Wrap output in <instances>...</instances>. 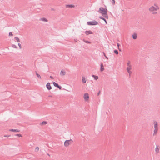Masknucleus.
<instances>
[{
	"instance_id": "nucleus-8",
	"label": "nucleus",
	"mask_w": 160,
	"mask_h": 160,
	"mask_svg": "<svg viewBox=\"0 0 160 160\" xmlns=\"http://www.w3.org/2000/svg\"><path fill=\"white\" fill-rule=\"evenodd\" d=\"M160 147L158 145H157L155 148V153L158 154L159 153Z\"/></svg>"
},
{
	"instance_id": "nucleus-10",
	"label": "nucleus",
	"mask_w": 160,
	"mask_h": 160,
	"mask_svg": "<svg viewBox=\"0 0 160 160\" xmlns=\"http://www.w3.org/2000/svg\"><path fill=\"white\" fill-rule=\"evenodd\" d=\"M60 74L61 76H64L66 74V72L64 70H62L61 71Z\"/></svg>"
},
{
	"instance_id": "nucleus-19",
	"label": "nucleus",
	"mask_w": 160,
	"mask_h": 160,
	"mask_svg": "<svg viewBox=\"0 0 160 160\" xmlns=\"http://www.w3.org/2000/svg\"><path fill=\"white\" fill-rule=\"evenodd\" d=\"M40 20L41 21L47 22H48L47 20L45 18H42L40 19Z\"/></svg>"
},
{
	"instance_id": "nucleus-12",
	"label": "nucleus",
	"mask_w": 160,
	"mask_h": 160,
	"mask_svg": "<svg viewBox=\"0 0 160 160\" xmlns=\"http://www.w3.org/2000/svg\"><path fill=\"white\" fill-rule=\"evenodd\" d=\"M158 128H154V130L153 131V136L156 135V134H157V132H158Z\"/></svg>"
},
{
	"instance_id": "nucleus-33",
	"label": "nucleus",
	"mask_w": 160,
	"mask_h": 160,
	"mask_svg": "<svg viewBox=\"0 0 160 160\" xmlns=\"http://www.w3.org/2000/svg\"><path fill=\"white\" fill-rule=\"evenodd\" d=\"M99 18H100V19H102V20L104 19V18H103V17H99Z\"/></svg>"
},
{
	"instance_id": "nucleus-2",
	"label": "nucleus",
	"mask_w": 160,
	"mask_h": 160,
	"mask_svg": "<svg viewBox=\"0 0 160 160\" xmlns=\"http://www.w3.org/2000/svg\"><path fill=\"white\" fill-rule=\"evenodd\" d=\"M108 10L106 8L102 7H100L99 8L98 12L101 13L103 16H105V17L107 19H108V17L107 15Z\"/></svg>"
},
{
	"instance_id": "nucleus-30",
	"label": "nucleus",
	"mask_w": 160,
	"mask_h": 160,
	"mask_svg": "<svg viewBox=\"0 0 160 160\" xmlns=\"http://www.w3.org/2000/svg\"><path fill=\"white\" fill-rule=\"evenodd\" d=\"M18 45L20 49H21L22 48L21 45L20 43H18Z\"/></svg>"
},
{
	"instance_id": "nucleus-6",
	"label": "nucleus",
	"mask_w": 160,
	"mask_h": 160,
	"mask_svg": "<svg viewBox=\"0 0 160 160\" xmlns=\"http://www.w3.org/2000/svg\"><path fill=\"white\" fill-rule=\"evenodd\" d=\"M87 24L88 25H95L98 24V22L95 21L88 22Z\"/></svg>"
},
{
	"instance_id": "nucleus-15",
	"label": "nucleus",
	"mask_w": 160,
	"mask_h": 160,
	"mask_svg": "<svg viewBox=\"0 0 160 160\" xmlns=\"http://www.w3.org/2000/svg\"><path fill=\"white\" fill-rule=\"evenodd\" d=\"M85 33L87 35H88L89 34H92L93 32L89 30L86 31L85 32Z\"/></svg>"
},
{
	"instance_id": "nucleus-5",
	"label": "nucleus",
	"mask_w": 160,
	"mask_h": 160,
	"mask_svg": "<svg viewBox=\"0 0 160 160\" xmlns=\"http://www.w3.org/2000/svg\"><path fill=\"white\" fill-rule=\"evenodd\" d=\"M83 98L85 102H88L89 100V95L88 93L86 92L83 95Z\"/></svg>"
},
{
	"instance_id": "nucleus-16",
	"label": "nucleus",
	"mask_w": 160,
	"mask_h": 160,
	"mask_svg": "<svg viewBox=\"0 0 160 160\" xmlns=\"http://www.w3.org/2000/svg\"><path fill=\"white\" fill-rule=\"evenodd\" d=\"M100 71L101 72H102L104 70V69L103 64L101 63L100 65Z\"/></svg>"
},
{
	"instance_id": "nucleus-3",
	"label": "nucleus",
	"mask_w": 160,
	"mask_h": 160,
	"mask_svg": "<svg viewBox=\"0 0 160 160\" xmlns=\"http://www.w3.org/2000/svg\"><path fill=\"white\" fill-rule=\"evenodd\" d=\"M127 67L126 70L129 74V75H131L132 73V72L131 70L132 69V66L131 64V62L129 61H128L127 63Z\"/></svg>"
},
{
	"instance_id": "nucleus-27",
	"label": "nucleus",
	"mask_w": 160,
	"mask_h": 160,
	"mask_svg": "<svg viewBox=\"0 0 160 160\" xmlns=\"http://www.w3.org/2000/svg\"><path fill=\"white\" fill-rule=\"evenodd\" d=\"M114 52L116 54H118V51L117 50H115L114 51Z\"/></svg>"
},
{
	"instance_id": "nucleus-36",
	"label": "nucleus",
	"mask_w": 160,
	"mask_h": 160,
	"mask_svg": "<svg viewBox=\"0 0 160 160\" xmlns=\"http://www.w3.org/2000/svg\"><path fill=\"white\" fill-rule=\"evenodd\" d=\"M117 45H118V48H119L120 45L118 43Z\"/></svg>"
},
{
	"instance_id": "nucleus-9",
	"label": "nucleus",
	"mask_w": 160,
	"mask_h": 160,
	"mask_svg": "<svg viewBox=\"0 0 160 160\" xmlns=\"http://www.w3.org/2000/svg\"><path fill=\"white\" fill-rule=\"evenodd\" d=\"M87 79L84 76H82V82L83 83H85L86 82Z\"/></svg>"
},
{
	"instance_id": "nucleus-23",
	"label": "nucleus",
	"mask_w": 160,
	"mask_h": 160,
	"mask_svg": "<svg viewBox=\"0 0 160 160\" xmlns=\"http://www.w3.org/2000/svg\"><path fill=\"white\" fill-rule=\"evenodd\" d=\"M14 38L18 42H20V40L17 37H15Z\"/></svg>"
},
{
	"instance_id": "nucleus-35",
	"label": "nucleus",
	"mask_w": 160,
	"mask_h": 160,
	"mask_svg": "<svg viewBox=\"0 0 160 160\" xmlns=\"http://www.w3.org/2000/svg\"><path fill=\"white\" fill-rule=\"evenodd\" d=\"M104 21L105 22V23L106 24H107V21H106V20L105 19V20H104Z\"/></svg>"
},
{
	"instance_id": "nucleus-21",
	"label": "nucleus",
	"mask_w": 160,
	"mask_h": 160,
	"mask_svg": "<svg viewBox=\"0 0 160 160\" xmlns=\"http://www.w3.org/2000/svg\"><path fill=\"white\" fill-rule=\"evenodd\" d=\"M92 77L94 78L95 80H97V79H98V76H95V75H92Z\"/></svg>"
},
{
	"instance_id": "nucleus-34",
	"label": "nucleus",
	"mask_w": 160,
	"mask_h": 160,
	"mask_svg": "<svg viewBox=\"0 0 160 160\" xmlns=\"http://www.w3.org/2000/svg\"><path fill=\"white\" fill-rule=\"evenodd\" d=\"M50 78H52V79H53V77H52V76H50Z\"/></svg>"
},
{
	"instance_id": "nucleus-37",
	"label": "nucleus",
	"mask_w": 160,
	"mask_h": 160,
	"mask_svg": "<svg viewBox=\"0 0 160 160\" xmlns=\"http://www.w3.org/2000/svg\"><path fill=\"white\" fill-rule=\"evenodd\" d=\"M6 137H9V136H6Z\"/></svg>"
},
{
	"instance_id": "nucleus-14",
	"label": "nucleus",
	"mask_w": 160,
	"mask_h": 160,
	"mask_svg": "<svg viewBox=\"0 0 160 160\" xmlns=\"http://www.w3.org/2000/svg\"><path fill=\"white\" fill-rule=\"evenodd\" d=\"M67 8H74L75 7L74 5L73 4L67 5L66 6Z\"/></svg>"
},
{
	"instance_id": "nucleus-11",
	"label": "nucleus",
	"mask_w": 160,
	"mask_h": 160,
	"mask_svg": "<svg viewBox=\"0 0 160 160\" xmlns=\"http://www.w3.org/2000/svg\"><path fill=\"white\" fill-rule=\"evenodd\" d=\"M53 85L54 86L58 88L60 90L61 89V86H60L57 83L55 82H53Z\"/></svg>"
},
{
	"instance_id": "nucleus-32",
	"label": "nucleus",
	"mask_w": 160,
	"mask_h": 160,
	"mask_svg": "<svg viewBox=\"0 0 160 160\" xmlns=\"http://www.w3.org/2000/svg\"><path fill=\"white\" fill-rule=\"evenodd\" d=\"M103 54H104V56L107 59H108V57H107L106 56V55H105V53H103Z\"/></svg>"
},
{
	"instance_id": "nucleus-1",
	"label": "nucleus",
	"mask_w": 160,
	"mask_h": 160,
	"mask_svg": "<svg viewBox=\"0 0 160 160\" xmlns=\"http://www.w3.org/2000/svg\"><path fill=\"white\" fill-rule=\"evenodd\" d=\"M160 7L158 4L156 3L154 4L153 5L151 6L148 9L149 12H152L153 14H156V12L159 10Z\"/></svg>"
},
{
	"instance_id": "nucleus-7",
	"label": "nucleus",
	"mask_w": 160,
	"mask_h": 160,
	"mask_svg": "<svg viewBox=\"0 0 160 160\" xmlns=\"http://www.w3.org/2000/svg\"><path fill=\"white\" fill-rule=\"evenodd\" d=\"M153 124L154 125V128H158V122L156 121H153Z\"/></svg>"
},
{
	"instance_id": "nucleus-29",
	"label": "nucleus",
	"mask_w": 160,
	"mask_h": 160,
	"mask_svg": "<svg viewBox=\"0 0 160 160\" xmlns=\"http://www.w3.org/2000/svg\"><path fill=\"white\" fill-rule=\"evenodd\" d=\"M13 36V34H12L11 32H10L9 34V36Z\"/></svg>"
},
{
	"instance_id": "nucleus-38",
	"label": "nucleus",
	"mask_w": 160,
	"mask_h": 160,
	"mask_svg": "<svg viewBox=\"0 0 160 160\" xmlns=\"http://www.w3.org/2000/svg\"><path fill=\"white\" fill-rule=\"evenodd\" d=\"M104 21L105 20V19L104 18V19H103Z\"/></svg>"
},
{
	"instance_id": "nucleus-17",
	"label": "nucleus",
	"mask_w": 160,
	"mask_h": 160,
	"mask_svg": "<svg viewBox=\"0 0 160 160\" xmlns=\"http://www.w3.org/2000/svg\"><path fill=\"white\" fill-rule=\"evenodd\" d=\"M9 131L14 132H20V130L18 129H12L9 130Z\"/></svg>"
},
{
	"instance_id": "nucleus-24",
	"label": "nucleus",
	"mask_w": 160,
	"mask_h": 160,
	"mask_svg": "<svg viewBox=\"0 0 160 160\" xmlns=\"http://www.w3.org/2000/svg\"><path fill=\"white\" fill-rule=\"evenodd\" d=\"M36 74L37 76L40 79H41V77L40 75H39L37 72H36Z\"/></svg>"
},
{
	"instance_id": "nucleus-25",
	"label": "nucleus",
	"mask_w": 160,
	"mask_h": 160,
	"mask_svg": "<svg viewBox=\"0 0 160 160\" xmlns=\"http://www.w3.org/2000/svg\"><path fill=\"white\" fill-rule=\"evenodd\" d=\"M83 41H84V42L86 43H89V44H90L91 43V42L89 41H85V40H84Z\"/></svg>"
},
{
	"instance_id": "nucleus-13",
	"label": "nucleus",
	"mask_w": 160,
	"mask_h": 160,
	"mask_svg": "<svg viewBox=\"0 0 160 160\" xmlns=\"http://www.w3.org/2000/svg\"><path fill=\"white\" fill-rule=\"evenodd\" d=\"M46 87L47 89L49 90H51L52 89V87L51 86L49 82L47 83Z\"/></svg>"
},
{
	"instance_id": "nucleus-28",
	"label": "nucleus",
	"mask_w": 160,
	"mask_h": 160,
	"mask_svg": "<svg viewBox=\"0 0 160 160\" xmlns=\"http://www.w3.org/2000/svg\"><path fill=\"white\" fill-rule=\"evenodd\" d=\"M16 135L19 137H22V135L20 134H17Z\"/></svg>"
},
{
	"instance_id": "nucleus-4",
	"label": "nucleus",
	"mask_w": 160,
	"mask_h": 160,
	"mask_svg": "<svg viewBox=\"0 0 160 160\" xmlns=\"http://www.w3.org/2000/svg\"><path fill=\"white\" fill-rule=\"evenodd\" d=\"M73 141L71 139H70L69 140H67L65 141L64 142V146L65 147H68L69 145L71 144Z\"/></svg>"
},
{
	"instance_id": "nucleus-31",
	"label": "nucleus",
	"mask_w": 160,
	"mask_h": 160,
	"mask_svg": "<svg viewBox=\"0 0 160 160\" xmlns=\"http://www.w3.org/2000/svg\"><path fill=\"white\" fill-rule=\"evenodd\" d=\"M112 4L113 5H114L115 3V0H112Z\"/></svg>"
},
{
	"instance_id": "nucleus-26",
	"label": "nucleus",
	"mask_w": 160,
	"mask_h": 160,
	"mask_svg": "<svg viewBox=\"0 0 160 160\" xmlns=\"http://www.w3.org/2000/svg\"><path fill=\"white\" fill-rule=\"evenodd\" d=\"M12 47L14 48H17V47L15 45H14V44H13L12 45Z\"/></svg>"
},
{
	"instance_id": "nucleus-18",
	"label": "nucleus",
	"mask_w": 160,
	"mask_h": 160,
	"mask_svg": "<svg viewBox=\"0 0 160 160\" xmlns=\"http://www.w3.org/2000/svg\"><path fill=\"white\" fill-rule=\"evenodd\" d=\"M47 123V122L46 121H43L40 123V125L41 126L45 125Z\"/></svg>"
},
{
	"instance_id": "nucleus-20",
	"label": "nucleus",
	"mask_w": 160,
	"mask_h": 160,
	"mask_svg": "<svg viewBox=\"0 0 160 160\" xmlns=\"http://www.w3.org/2000/svg\"><path fill=\"white\" fill-rule=\"evenodd\" d=\"M132 38H133L134 39H136V38H137V34L135 33H134V34H133L132 35Z\"/></svg>"
},
{
	"instance_id": "nucleus-22",
	"label": "nucleus",
	"mask_w": 160,
	"mask_h": 160,
	"mask_svg": "<svg viewBox=\"0 0 160 160\" xmlns=\"http://www.w3.org/2000/svg\"><path fill=\"white\" fill-rule=\"evenodd\" d=\"M39 149V148L38 147H37L35 148V152H38Z\"/></svg>"
}]
</instances>
